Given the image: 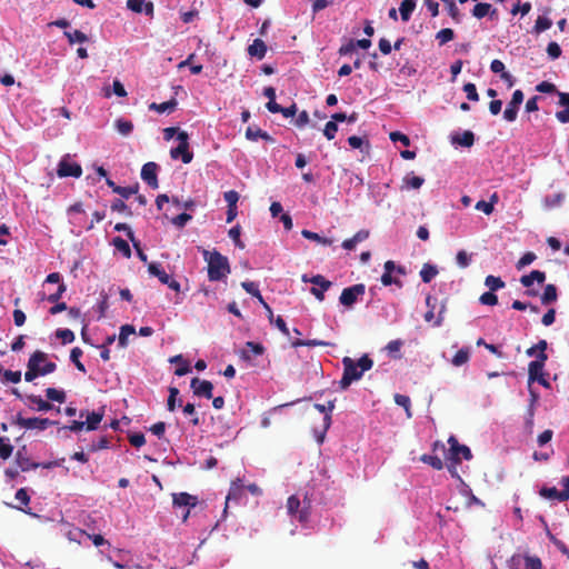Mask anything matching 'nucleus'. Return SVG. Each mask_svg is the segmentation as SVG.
<instances>
[{"instance_id":"79ce46f5","label":"nucleus","mask_w":569,"mask_h":569,"mask_svg":"<svg viewBox=\"0 0 569 569\" xmlns=\"http://www.w3.org/2000/svg\"><path fill=\"white\" fill-rule=\"evenodd\" d=\"M134 333V327L131 325H124L120 328V333L118 337V342L120 347L127 346V340L130 335Z\"/></svg>"},{"instance_id":"4468645a","label":"nucleus","mask_w":569,"mask_h":569,"mask_svg":"<svg viewBox=\"0 0 569 569\" xmlns=\"http://www.w3.org/2000/svg\"><path fill=\"white\" fill-rule=\"evenodd\" d=\"M16 463L20 468L21 471H29L31 469H37L40 465L37 462H32L31 459L28 457L27 448L23 446L22 448L18 449L16 452Z\"/></svg>"},{"instance_id":"39448f33","label":"nucleus","mask_w":569,"mask_h":569,"mask_svg":"<svg viewBox=\"0 0 569 569\" xmlns=\"http://www.w3.org/2000/svg\"><path fill=\"white\" fill-rule=\"evenodd\" d=\"M177 139L179 144L170 150L172 159H181L183 163H190L193 159V153L189 150V136L186 131L178 132Z\"/></svg>"},{"instance_id":"f03ea898","label":"nucleus","mask_w":569,"mask_h":569,"mask_svg":"<svg viewBox=\"0 0 569 569\" xmlns=\"http://www.w3.org/2000/svg\"><path fill=\"white\" fill-rule=\"evenodd\" d=\"M56 369L57 365L48 361V355L43 351L37 350L28 360L24 380L31 382L39 376L52 373Z\"/></svg>"},{"instance_id":"9b49d317","label":"nucleus","mask_w":569,"mask_h":569,"mask_svg":"<svg viewBox=\"0 0 569 569\" xmlns=\"http://www.w3.org/2000/svg\"><path fill=\"white\" fill-rule=\"evenodd\" d=\"M158 169L159 166L156 162H147L141 169V179L152 189L159 187Z\"/></svg>"},{"instance_id":"c85d7f7f","label":"nucleus","mask_w":569,"mask_h":569,"mask_svg":"<svg viewBox=\"0 0 569 569\" xmlns=\"http://www.w3.org/2000/svg\"><path fill=\"white\" fill-rule=\"evenodd\" d=\"M27 400L34 405L38 411H49L53 408L49 401L43 400L40 396L37 395L27 396Z\"/></svg>"},{"instance_id":"f3484780","label":"nucleus","mask_w":569,"mask_h":569,"mask_svg":"<svg viewBox=\"0 0 569 569\" xmlns=\"http://www.w3.org/2000/svg\"><path fill=\"white\" fill-rule=\"evenodd\" d=\"M172 501L176 507H194L198 499L196 496H191L187 492H179L173 495Z\"/></svg>"},{"instance_id":"ddd939ff","label":"nucleus","mask_w":569,"mask_h":569,"mask_svg":"<svg viewBox=\"0 0 569 569\" xmlns=\"http://www.w3.org/2000/svg\"><path fill=\"white\" fill-rule=\"evenodd\" d=\"M190 387L196 396L204 397L207 399L212 398L213 385L211 381L200 380L196 377L191 380Z\"/></svg>"},{"instance_id":"69168bd1","label":"nucleus","mask_w":569,"mask_h":569,"mask_svg":"<svg viewBox=\"0 0 569 569\" xmlns=\"http://www.w3.org/2000/svg\"><path fill=\"white\" fill-rule=\"evenodd\" d=\"M338 131V124L335 121H328L323 129V134L328 140H332Z\"/></svg>"},{"instance_id":"5701e85b","label":"nucleus","mask_w":569,"mask_h":569,"mask_svg":"<svg viewBox=\"0 0 569 569\" xmlns=\"http://www.w3.org/2000/svg\"><path fill=\"white\" fill-rule=\"evenodd\" d=\"M178 106V102L174 98L166 101V102H161V103H157V102H152L149 104V109L150 110H154L159 113H163V112H172L173 110H176Z\"/></svg>"},{"instance_id":"f8f14e48","label":"nucleus","mask_w":569,"mask_h":569,"mask_svg":"<svg viewBox=\"0 0 569 569\" xmlns=\"http://www.w3.org/2000/svg\"><path fill=\"white\" fill-rule=\"evenodd\" d=\"M241 287L246 290V292H248L249 295H251L252 297L257 298L258 299V303H261L262 307L264 308V310L267 311V316H268V319L269 321L272 323L273 322V312H272V309L270 308V306L264 301L263 297L261 296V292L258 288V286L252 282V281H243L241 283Z\"/></svg>"},{"instance_id":"473e14b6","label":"nucleus","mask_w":569,"mask_h":569,"mask_svg":"<svg viewBox=\"0 0 569 569\" xmlns=\"http://www.w3.org/2000/svg\"><path fill=\"white\" fill-rule=\"evenodd\" d=\"M301 234H302L303 238L312 240V241H317V242H319V243H321L323 246H331L332 242H333L332 239L321 237L317 232H313V231H310V230H307V229H303L301 231Z\"/></svg>"},{"instance_id":"6ab92c4d","label":"nucleus","mask_w":569,"mask_h":569,"mask_svg":"<svg viewBox=\"0 0 569 569\" xmlns=\"http://www.w3.org/2000/svg\"><path fill=\"white\" fill-rule=\"evenodd\" d=\"M248 53L251 57H256L259 60L263 59L267 53V46L263 40L254 39L253 42L248 47Z\"/></svg>"},{"instance_id":"0eeeda50","label":"nucleus","mask_w":569,"mask_h":569,"mask_svg":"<svg viewBox=\"0 0 569 569\" xmlns=\"http://www.w3.org/2000/svg\"><path fill=\"white\" fill-rule=\"evenodd\" d=\"M448 443L450 446L449 448V455L448 460H453L456 462H461V459L465 460H471L472 459V452L469 447L466 445H460L458 439L455 436H450L448 438Z\"/></svg>"},{"instance_id":"b1692460","label":"nucleus","mask_w":569,"mask_h":569,"mask_svg":"<svg viewBox=\"0 0 569 569\" xmlns=\"http://www.w3.org/2000/svg\"><path fill=\"white\" fill-rule=\"evenodd\" d=\"M171 363H180V367H178L174 370V375L178 377L186 376L191 371L190 365L187 360L183 359L182 355H177L170 358Z\"/></svg>"},{"instance_id":"20e7f679","label":"nucleus","mask_w":569,"mask_h":569,"mask_svg":"<svg viewBox=\"0 0 569 569\" xmlns=\"http://www.w3.org/2000/svg\"><path fill=\"white\" fill-rule=\"evenodd\" d=\"M310 501H301L297 496H290L287 500L288 512L295 517L299 522H307L310 516Z\"/></svg>"},{"instance_id":"bf43d9fd","label":"nucleus","mask_w":569,"mask_h":569,"mask_svg":"<svg viewBox=\"0 0 569 569\" xmlns=\"http://www.w3.org/2000/svg\"><path fill=\"white\" fill-rule=\"evenodd\" d=\"M179 395V389L176 387L169 388V397L167 400V408L169 411H174L177 407V397Z\"/></svg>"},{"instance_id":"412c9836","label":"nucleus","mask_w":569,"mask_h":569,"mask_svg":"<svg viewBox=\"0 0 569 569\" xmlns=\"http://www.w3.org/2000/svg\"><path fill=\"white\" fill-rule=\"evenodd\" d=\"M315 408L320 412V413H325V418H323V421H325V430H327L330 425H331V412L333 411L335 409V400H330L328 401V405H321V403H316L315 405Z\"/></svg>"},{"instance_id":"338daca9","label":"nucleus","mask_w":569,"mask_h":569,"mask_svg":"<svg viewBox=\"0 0 569 569\" xmlns=\"http://www.w3.org/2000/svg\"><path fill=\"white\" fill-rule=\"evenodd\" d=\"M191 219V214L182 212L172 219V223L178 228H183Z\"/></svg>"},{"instance_id":"37998d69","label":"nucleus","mask_w":569,"mask_h":569,"mask_svg":"<svg viewBox=\"0 0 569 569\" xmlns=\"http://www.w3.org/2000/svg\"><path fill=\"white\" fill-rule=\"evenodd\" d=\"M425 182V179L415 174H407L403 178V183L407 188L419 189Z\"/></svg>"},{"instance_id":"bb28decb","label":"nucleus","mask_w":569,"mask_h":569,"mask_svg":"<svg viewBox=\"0 0 569 569\" xmlns=\"http://www.w3.org/2000/svg\"><path fill=\"white\" fill-rule=\"evenodd\" d=\"M148 271L151 276L157 277L161 283L168 282V278L170 277L161 267L160 263L150 262L148 264Z\"/></svg>"},{"instance_id":"a211bd4d","label":"nucleus","mask_w":569,"mask_h":569,"mask_svg":"<svg viewBox=\"0 0 569 569\" xmlns=\"http://www.w3.org/2000/svg\"><path fill=\"white\" fill-rule=\"evenodd\" d=\"M546 280V273L540 270H532L529 274H525L520 278V282L523 287L529 288L533 281L543 283Z\"/></svg>"},{"instance_id":"09e8293b","label":"nucleus","mask_w":569,"mask_h":569,"mask_svg":"<svg viewBox=\"0 0 569 569\" xmlns=\"http://www.w3.org/2000/svg\"><path fill=\"white\" fill-rule=\"evenodd\" d=\"M551 26L552 21L549 18L545 16H539L536 20L533 29L537 33H540L542 31L548 30Z\"/></svg>"},{"instance_id":"3c124183","label":"nucleus","mask_w":569,"mask_h":569,"mask_svg":"<svg viewBox=\"0 0 569 569\" xmlns=\"http://www.w3.org/2000/svg\"><path fill=\"white\" fill-rule=\"evenodd\" d=\"M16 500L19 503V506H17V508L24 511V509L22 507L28 506L30 502V497L24 488H20L16 492Z\"/></svg>"},{"instance_id":"052dcab7","label":"nucleus","mask_w":569,"mask_h":569,"mask_svg":"<svg viewBox=\"0 0 569 569\" xmlns=\"http://www.w3.org/2000/svg\"><path fill=\"white\" fill-rule=\"evenodd\" d=\"M479 301L485 306H496L498 303V297L493 291H488L480 296Z\"/></svg>"},{"instance_id":"a18cd8bd","label":"nucleus","mask_w":569,"mask_h":569,"mask_svg":"<svg viewBox=\"0 0 569 569\" xmlns=\"http://www.w3.org/2000/svg\"><path fill=\"white\" fill-rule=\"evenodd\" d=\"M490 3L480 2L477 3L472 9V16L477 19H482L490 12Z\"/></svg>"},{"instance_id":"aec40b11","label":"nucleus","mask_w":569,"mask_h":569,"mask_svg":"<svg viewBox=\"0 0 569 569\" xmlns=\"http://www.w3.org/2000/svg\"><path fill=\"white\" fill-rule=\"evenodd\" d=\"M539 495L547 499H553L558 501H567V496L562 493L561 490H558L556 487H542L539 490Z\"/></svg>"},{"instance_id":"8fccbe9b","label":"nucleus","mask_w":569,"mask_h":569,"mask_svg":"<svg viewBox=\"0 0 569 569\" xmlns=\"http://www.w3.org/2000/svg\"><path fill=\"white\" fill-rule=\"evenodd\" d=\"M519 107L516 104H512L511 101L508 102L505 111H503V118L508 122H513L517 119Z\"/></svg>"},{"instance_id":"680f3d73","label":"nucleus","mask_w":569,"mask_h":569,"mask_svg":"<svg viewBox=\"0 0 569 569\" xmlns=\"http://www.w3.org/2000/svg\"><path fill=\"white\" fill-rule=\"evenodd\" d=\"M111 210L112 211H117V212H123L128 217L132 216V211L130 210V208L121 199H116L111 203Z\"/></svg>"},{"instance_id":"e2e57ef3","label":"nucleus","mask_w":569,"mask_h":569,"mask_svg":"<svg viewBox=\"0 0 569 569\" xmlns=\"http://www.w3.org/2000/svg\"><path fill=\"white\" fill-rule=\"evenodd\" d=\"M463 91L466 92L468 100H470V101L479 100V94H478L475 83H471V82L466 83L463 86Z\"/></svg>"},{"instance_id":"ea45409f","label":"nucleus","mask_w":569,"mask_h":569,"mask_svg":"<svg viewBox=\"0 0 569 569\" xmlns=\"http://www.w3.org/2000/svg\"><path fill=\"white\" fill-rule=\"evenodd\" d=\"M420 460L431 466L435 470H441L443 468V462L438 456L425 453L420 457Z\"/></svg>"},{"instance_id":"6e6552de","label":"nucleus","mask_w":569,"mask_h":569,"mask_svg":"<svg viewBox=\"0 0 569 569\" xmlns=\"http://www.w3.org/2000/svg\"><path fill=\"white\" fill-rule=\"evenodd\" d=\"M365 292L366 286L363 283L353 284L342 290L339 301L342 306L350 308Z\"/></svg>"},{"instance_id":"c03bdc74","label":"nucleus","mask_w":569,"mask_h":569,"mask_svg":"<svg viewBox=\"0 0 569 569\" xmlns=\"http://www.w3.org/2000/svg\"><path fill=\"white\" fill-rule=\"evenodd\" d=\"M46 396L48 400L57 401L59 403H62L66 401V393L62 390H58L56 388H47L46 389Z\"/></svg>"},{"instance_id":"f704fd0d","label":"nucleus","mask_w":569,"mask_h":569,"mask_svg":"<svg viewBox=\"0 0 569 569\" xmlns=\"http://www.w3.org/2000/svg\"><path fill=\"white\" fill-rule=\"evenodd\" d=\"M113 247L119 250L126 258H130L131 257V249H130V246L129 243L122 239L121 237H114L112 239V242Z\"/></svg>"},{"instance_id":"5fc2aeb1","label":"nucleus","mask_w":569,"mask_h":569,"mask_svg":"<svg viewBox=\"0 0 569 569\" xmlns=\"http://www.w3.org/2000/svg\"><path fill=\"white\" fill-rule=\"evenodd\" d=\"M525 569H542V561L537 556H525Z\"/></svg>"},{"instance_id":"58836bf2","label":"nucleus","mask_w":569,"mask_h":569,"mask_svg":"<svg viewBox=\"0 0 569 569\" xmlns=\"http://www.w3.org/2000/svg\"><path fill=\"white\" fill-rule=\"evenodd\" d=\"M393 399L398 406L402 407L406 410L407 417L411 418L412 413L410 398L406 395L396 393Z\"/></svg>"},{"instance_id":"2f4dec72","label":"nucleus","mask_w":569,"mask_h":569,"mask_svg":"<svg viewBox=\"0 0 569 569\" xmlns=\"http://www.w3.org/2000/svg\"><path fill=\"white\" fill-rule=\"evenodd\" d=\"M437 274V267L430 263H425L420 270V277L425 283H429Z\"/></svg>"},{"instance_id":"a19ab883","label":"nucleus","mask_w":569,"mask_h":569,"mask_svg":"<svg viewBox=\"0 0 569 569\" xmlns=\"http://www.w3.org/2000/svg\"><path fill=\"white\" fill-rule=\"evenodd\" d=\"M83 355V351L79 347H74L71 349L70 352V360L73 362L76 368L81 371L86 372L84 365L80 361V357Z\"/></svg>"},{"instance_id":"423d86ee","label":"nucleus","mask_w":569,"mask_h":569,"mask_svg":"<svg viewBox=\"0 0 569 569\" xmlns=\"http://www.w3.org/2000/svg\"><path fill=\"white\" fill-rule=\"evenodd\" d=\"M12 423L24 428V429H38V430H46L50 426H54L58 422L54 420H50L49 418H24L20 413L16 416Z\"/></svg>"},{"instance_id":"13d9d810","label":"nucleus","mask_w":569,"mask_h":569,"mask_svg":"<svg viewBox=\"0 0 569 569\" xmlns=\"http://www.w3.org/2000/svg\"><path fill=\"white\" fill-rule=\"evenodd\" d=\"M403 346V341L400 339L391 340L386 346V350L393 356V358H400V355H396L400 351L401 347Z\"/></svg>"},{"instance_id":"4d7b16f0","label":"nucleus","mask_w":569,"mask_h":569,"mask_svg":"<svg viewBox=\"0 0 569 569\" xmlns=\"http://www.w3.org/2000/svg\"><path fill=\"white\" fill-rule=\"evenodd\" d=\"M229 237L233 240L234 244L240 248V249H243L244 248V244L243 242L240 240V236H241V228L239 224L232 227L229 232H228Z\"/></svg>"},{"instance_id":"0e129e2a","label":"nucleus","mask_w":569,"mask_h":569,"mask_svg":"<svg viewBox=\"0 0 569 569\" xmlns=\"http://www.w3.org/2000/svg\"><path fill=\"white\" fill-rule=\"evenodd\" d=\"M536 254L531 251L526 252L517 262L516 267L518 270L522 269L523 267L532 263L536 260Z\"/></svg>"},{"instance_id":"7ed1b4c3","label":"nucleus","mask_w":569,"mask_h":569,"mask_svg":"<svg viewBox=\"0 0 569 569\" xmlns=\"http://www.w3.org/2000/svg\"><path fill=\"white\" fill-rule=\"evenodd\" d=\"M204 260L208 262V278L210 281H220L230 273V264L228 258L219 251H203Z\"/></svg>"},{"instance_id":"f257e3e1","label":"nucleus","mask_w":569,"mask_h":569,"mask_svg":"<svg viewBox=\"0 0 569 569\" xmlns=\"http://www.w3.org/2000/svg\"><path fill=\"white\" fill-rule=\"evenodd\" d=\"M342 365L343 373L340 380V388L345 390L353 381L361 379L363 372L372 368L373 361L368 355H363L358 361H355L350 357H345Z\"/></svg>"},{"instance_id":"2eb2a0df","label":"nucleus","mask_w":569,"mask_h":569,"mask_svg":"<svg viewBox=\"0 0 569 569\" xmlns=\"http://www.w3.org/2000/svg\"><path fill=\"white\" fill-rule=\"evenodd\" d=\"M127 7L133 12L142 13L144 12L147 16H152L153 13V3L146 0H128Z\"/></svg>"},{"instance_id":"864d4df0","label":"nucleus","mask_w":569,"mask_h":569,"mask_svg":"<svg viewBox=\"0 0 569 569\" xmlns=\"http://www.w3.org/2000/svg\"><path fill=\"white\" fill-rule=\"evenodd\" d=\"M56 336L61 340L63 345L74 341V333L70 329H58L56 331Z\"/></svg>"},{"instance_id":"72a5a7b5","label":"nucleus","mask_w":569,"mask_h":569,"mask_svg":"<svg viewBox=\"0 0 569 569\" xmlns=\"http://www.w3.org/2000/svg\"><path fill=\"white\" fill-rule=\"evenodd\" d=\"M291 346L293 348H298V347H318V346H333V345L330 342L318 340V339H309V340L297 339L291 342Z\"/></svg>"},{"instance_id":"c756f323","label":"nucleus","mask_w":569,"mask_h":569,"mask_svg":"<svg viewBox=\"0 0 569 569\" xmlns=\"http://www.w3.org/2000/svg\"><path fill=\"white\" fill-rule=\"evenodd\" d=\"M70 44L83 43L88 41V36L80 30H66L63 32Z\"/></svg>"},{"instance_id":"49530a36","label":"nucleus","mask_w":569,"mask_h":569,"mask_svg":"<svg viewBox=\"0 0 569 569\" xmlns=\"http://www.w3.org/2000/svg\"><path fill=\"white\" fill-rule=\"evenodd\" d=\"M455 38V32L452 29L450 28H445V29H441L440 31H438V33L436 34V39L439 41V44L440 46H443L446 44L447 42L453 40Z\"/></svg>"},{"instance_id":"4c0bfd02","label":"nucleus","mask_w":569,"mask_h":569,"mask_svg":"<svg viewBox=\"0 0 569 569\" xmlns=\"http://www.w3.org/2000/svg\"><path fill=\"white\" fill-rule=\"evenodd\" d=\"M13 452V446L9 442V438L0 437V458L7 460Z\"/></svg>"},{"instance_id":"c9c22d12","label":"nucleus","mask_w":569,"mask_h":569,"mask_svg":"<svg viewBox=\"0 0 569 569\" xmlns=\"http://www.w3.org/2000/svg\"><path fill=\"white\" fill-rule=\"evenodd\" d=\"M486 287L489 288L490 291H497L499 289H502L506 284L505 281L500 277H496L492 274H489L485 279Z\"/></svg>"},{"instance_id":"cd10ccee","label":"nucleus","mask_w":569,"mask_h":569,"mask_svg":"<svg viewBox=\"0 0 569 569\" xmlns=\"http://www.w3.org/2000/svg\"><path fill=\"white\" fill-rule=\"evenodd\" d=\"M452 142L470 148L475 143V134L472 131L466 130L462 134L452 137Z\"/></svg>"},{"instance_id":"4be33fe9","label":"nucleus","mask_w":569,"mask_h":569,"mask_svg":"<svg viewBox=\"0 0 569 569\" xmlns=\"http://www.w3.org/2000/svg\"><path fill=\"white\" fill-rule=\"evenodd\" d=\"M103 418V409L101 411H92L87 415V419L84 421L86 429L91 431L96 430L99 427V423L102 421Z\"/></svg>"},{"instance_id":"de8ad7c7","label":"nucleus","mask_w":569,"mask_h":569,"mask_svg":"<svg viewBox=\"0 0 569 569\" xmlns=\"http://www.w3.org/2000/svg\"><path fill=\"white\" fill-rule=\"evenodd\" d=\"M116 128L119 131V133L128 136L133 130V123L130 120L118 119L116 121Z\"/></svg>"},{"instance_id":"603ef678","label":"nucleus","mask_w":569,"mask_h":569,"mask_svg":"<svg viewBox=\"0 0 569 569\" xmlns=\"http://www.w3.org/2000/svg\"><path fill=\"white\" fill-rule=\"evenodd\" d=\"M138 190H139V184L136 183L134 186L117 188V189H114V193H118L122 198L128 199L132 194L138 193Z\"/></svg>"},{"instance_id":"9d476101","label":"nucleus","mask_w":569,"mask_h":569,"mask_svg":"<svg viewBox=\"0 0 569 569\" xmlns=\"http://www.w3.org/2000/svg\"><path fill=\"white\" fill-rule=\"evenodd\" d=\"M302 280L305 282L308 281V279L306 278V276L302 277ZM309 281L311 283H313L315 286H318L319 288H311V293L319 300V301H323L325 300V291H327L330 287H331V281L327 280L321 274H317V276H313L311 279H309Z\"/></svg>"},{"instance_id":"393cba45","label":"nucleus","mask_w":569,"mask_h":569,"mask_svg":"<svg viewBox=\"0 0 569 569\" xmlns=\"http://www.w3.org/2000/svg\"><path fill=\"white\" fill-rule=\"evenodd\" d=\"M246 138L251 141H256L259 138L263 139L266 141H273V139L271 138V136L268 132L261 130L260 128H252V127L247 128Z\"/></svg>"},{"instance_id":"6e6d98bb","label":"nucleus","mask_w":569,"mask_h":569,"mask_svg":"<svg viewBox=\"0 0 569 569\" xmlns=\"http://www.w3.org/2000/svg\"><path fill=\"white\" fill-rule=\"evenodd\" d=\"M183 413L191 417L190 422L192 423V426H194V427L199 426L200 419H199L198 413L196 412V408H194L193 403H187L183 407Z\"/></svg>"},{"instance_id":"1a4fd4ad","label":"nucleus","mask_w":569,"mask_h":569,"mask_svg":"<svg viewBox=\"0 0 569 569\" xmlns=\"http://www.w3.org/2000/svg\"><path fill=\"white\" fill-rule=\"evenodd\" d=\"M57 174L60 178H80L82 174V168L79 163L69 161V156H66L60 160L58 164Z\"/></svg>"},{"instance_id":"a878e982","label":"nucleus","mask_w":569,"mask_h":569,"mask_svg":"<svg viewBox=\"0 0 569 569\" xmlns=\"http://www.w3.org/2000/svg\"><path fill=\"white\" fill-rule=\"evenodd\" d=\"M416 4H417L416 0H403L400 3L399 11H400L402 21L407 22L410 20L411 14H412L413 10L416 9Z\"/></svg>"},{"instance_id":"774afa93","label":"nucleus","mask_w":569,"mask_h":569,"mask_svg":"<svg viewBox=\"0 0 569 569\" xmlns=\"http://www.w3.org/2000/svg\"><path fill=\"white\" fill-rule=\"evenodd\" d=\"M547 53L551 59H558L561 56V48L557 42H549L547 46Z\"/></svg>"},{"instance_id":"7c9ffc66","label":"nucleus","mask_w":569,"mask_h":569,"mask_svg":"<svg viewBox=\"0 0 569 569\" xmlns=\"http://www.w3.org/2000/svg\"><path fill=\"white\" fill-rule=\"evenodd\" d=\"M557 287L552 283H549L545 287L543 293L541 296L542 305H550L557 300Z\"/></svg>"},{"instance_id":"e433bc0d","label":"nucleus","mask_w":569,"mask_h":569,"mask_svg":"<svg viewBox=\"0 0 569 569\" xmlns=\"http://www.w3.org/2000/svg\"><path fill=\"white\" fill-rule=\"evenodd\" d=\"M469 358H470L469 349L462 348L456 352L451 362L453 366L460 367V366H463L465 363H467L469 361Z\"/></svg>"},{"instance_id":"dca6fc26","label":"nucleus","mask_w":569,"mask_h":569,"mask_svg":"<svg viewBox=\"0 0 569 569\" xmlns=\"http://www.w3.org/2000/svg\"><path fill=\"white\" fill-rule=\"evenodd\" d=\"M548 360V355L546 352H538L536 360L529 362L528 365V376L532 378L537 372H540L545 369L546 361Z\"/></svg>"}]
</instances>
